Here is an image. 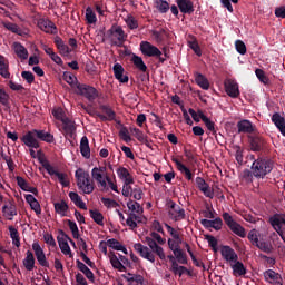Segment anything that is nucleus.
I'll list each match as a JSON object with an SVG mask.
<instances>
[{
	"label": "nucleus",
	"instance_id": "f257e3e1",
	"mask_svg": "<svg viewBox=\"0 0 285 285\" xmlns=\"http://www.w3.org/2000/svg\"><path fill=\"white\" fill-rule=\"evenodd\" d=\"M146 244L149 246H144L141 243L134 244V250L142 257V259H147L151 264H155V255L159 257V259H166V253H164V247L159 246L155 239L150 236L145 237Z\"/></svg>",
	"mask_w": 285,
	"mask_h": 285
},
{
	"label": "nucleus",
	"instance_id": "f03ea898",
	"mask_svg": "<svg viewBox=\"0 0 285 285\" xmlns=\"http://www.w3.org/2000/svg\"><path fill=\"white\" fill-rule=\"evenodd\" d=\"M22 144L28 148H40L39 141H46V144H55V136L46 130L32 129L27 131L21 138Z\"/></svg>",
	"mask_w": 285,
	"mask_h": 285
},
{
	"label": "nucleus",
	"instance_id": "7ed1b4c3",
	"mask_svg": "<svg viewBox=\"0 0 285 285\" xmlns=\"http://www.w3.org/2000/svg\"><path fill=\"white\" fill-rule=\"evenodd\" d=\"M273 168H275L273 159L264 156H258L250 166V170H253V175L256 179H264L266 175L273 173Z\"/></svg>",
	"mask_w": 285,
	"mask_h": 285
},
{
	"label": "nucleus",
	"instance_id": "20e7f679",
	"mask_svg": "<svg viewBox=\"0 0 285 285\" xmlns=\"http://www.w3.org/2000/svg\"><path fill=\"white\" fill-rule=\"evenodd\" d=\"M77 186L83 195H92L95 193V181L90 179V174L83 168H78L75 173Z\"/></svg>",
	"mask_w": 285,
	"mask_h": 285
},
{
	"label": "nucleus",
	"instance_id": "39448f33",
	"mask_svg": "<svg viewBox=\"0 0 285 285\" xmlns=\"http://www.w3.org/2000/svg\"><path fill=\"white\" fill-rule=\"evenodd\" d=\"M223 220L225 222L226 226L234 233V235H237L238 237H246V229L239 225L235 219H233V216L228 214L227 212L223 213L222 215Z\"/></svg>",
	"mask_w": 285,
	"mask_h": 285
},
{
	"label": "nucleus",
	"instance_id": "423d86ee",
	"mask_svg": "<svg viewBox=\"0 0 285 285\" xmlns=\"http://www.w3.org/2000/svg\"><path fill=\"white\" fill-rule=\"evenodd\" d=\"M76 92L77 95H80V97H85L89 101H95V99L99 97V91L97 90V88L80 82H77L76 85Z\"/></svg>",
	"mask_w": 285,
	"mask_h": 285
},
{
	"label": "nucleus",
	"instance_id": "0eeeda50",
	"mask_svg": "<svg viewBox=\"0 0 285 285\" xmlns=\"http://www.w3.org/2000/svg\"><path fill=\"white\" fill-rule=\"evenodd\" d=\"M109 37H115V40L112 41L114 46H117L118 48H121L124 43L126 42V39H128V35H126V31H124V28L121 26L112 24L111 28L107 31Z\"/></svg>",
	"mask_w": 285,
	"mask_h": 285
},
{
	"label": "nucleus",
	"instance_id": "6e6552de",
	"mask_svg": "<svg viewBox=\"0 0 285 285\" xmlns=\"http://www.w3.org/2000/svg\"><path fill=\"white\" fill-rule=\"evenodd\" d=\"M248 141L252 153H266L268 150V142L259 135L249 136Z\"/></svg>",
	"mask_w": 285,
	"mask_h": 285
},
{
	"label": "nucleus",
	"instance_id": "1a4fd4ad",
	"mask_svg": "<svg viewBox=\"0 0 285 285\" xmlns=\"http://www.w3.org/2000/svg\"><path fill=\"white\" fill-rule=\"evenodd\" d=\"M32 250L40 266H42L43 268H50V263L46 258V253H43V248H41V245H39V242H35L32 244Z\"/></svg>",
	"mask_w": 285,
	"mask_h": 285
},
{
	"label": "nucleus",
	"instance_id": "9d476101",
	"mask_svg": "<svg viewBox=\"0 0 285 285\" xmlns=\"http://www.w3.org/2000/svg\"><path fill=\"white\" fill-rule=\"evenodd\" d=\"M140 52L145 57H161V50L148 41L140 42Z\"/></svg>",
	"mask_w": 285,
	"mask_h": 285
},
{
	"label": "nucleus",
	"instance_id": "9b49d317",
	"mask_svg": "<svg viewBox=\"0 0 285 285\" xmlns=\"http://www.w3.org/2000/svg\"><path fill=\"white\" fill-rule=\"evenodd\" d=\"M169 208H171L173 212H169V216L174 222H181L183 219H186V209L181 208V206L177 205V203L170 200L169 202Z\"/></svg>",
	"mask_w": 285,
	"mask_h": 285
},
{
	"label": "nucleus",
	"instance_id": "f8f14e48",
	"mask_svg": "<svg viewBox=\"0 0 285 285\" xmlns=\"http://www.w3.org/2000/svg\"><path fill=\"white\" fill-rule=\"evenodd\" d=\"M225 92H227L228 97L233 99H237L239 97V85L237 81L233 79H226L224 81Z\"/></svg>",
	"mask_w": 285,
	"mask_h": 285
},
{
	"label": "nucleus",
	"instance_id": "ddd939ff",
	"mask_svg": "<svg viewBox=\"0 0 285 285\" xmlns=\"http://www.w3.org/2000/svg\"><path fill=\"white\" fill-rule=\"evenodd\" d=\"M99 110L105 114H98V119L101 121H115L117 119V114L109 105H100Z\"/></svg>",
	"mask_w": 285,
	"mask_h": 285
},
{
	"label": "nucleus",
	"instance_id": "4468645a",
	"mask_svg": "<svg viewBox=\"0 0 285 285\" xmlns=\"http://www.w3.org/2000/svg\"><path fill=\"white\" fill-rule=\"evenodd\" d=\"M196 186L198 190H200L202 194L205 195V197H208L209 199H213L215 197V191L210 189V185L206 183V180L202 177H196Z\"/></svg>",
	"mask_w": 285,
	"mask_h": 285
},
{
	"label": "nucleus",
	"instance_id": "2eb2a0df",
	"mask_svg": "<svg viewBox=\"0 0 285 285\" xmlns=\"http://www.w3.org/2000/svg\"><path fill=\"white\" fill-rule=\"evenodd\" d=\"M238 135H253L255 132V125L248 119H243L237 122Z\"/></svg>",
	"mask_w": 285,
	"mask_h": 285
},
{
	"label": "nucleus",
	"instance_id": "dca6fc26",
	"mask_svg": "<svg viewBox=\"0 0 285 285\" xmlns=\"http://www.w3.org/2000/svg\"><path fill=\"white\" fill-rule=\"evenodd\" d=\"M62 130L65 137H69V139H72V137H75V132H77L75 121H72V119L70 118L62 120Z\"/></svg>",
	"mask_w": 285,
	"mask_h": 285
},
{
	"label": "nucleus",
	"instance_id": "f3484780",
	"mask_svg": "<svg viewBox=\"0 0 285 285\" xmlns=\"http://www.w3.org/2000/svg\"><path fill=\"white\" fill-rule=\"evenodd\" d=\"M220 255L225 259V262H237L239 259V255L230 246H223L220 248Z\"/></svg>",
	"mask_w": 285,
	"mask_h": 285
},
{
	"label": "nucleus",
	"instance_id": "a211bd4d",
	"mask_svg": "<svg viewBox=\"0 0 285 285\" xmlns=\"http://www.w3.org/2000/svg\"><path fill=\"white\" fill-rule=\"evenodd\" d=\"M177 7L183 14H193L195 4L190 0H176Z\"/></svg>",
	"mask_w": 285,
	"mask_h": 285
},
{
	"label": "nucleus",
	"instance_id": "6ab92c4d",
	"mask_svg": "<svg viewBox=\"0 0 285 285\" xmlns=\"http://www.w3.org/2000/svg\"><path fill=\"white\" fill-rule=\"evenodd\" d=\"M230 268L233 269V275L235 277H244L248 271L242 261L236 259L233 264H230Z\"/></svg>",
	"mask_w": 285,
	"mask_h": 285
},
{
	"label": "nucleus",
	"instance_id": "aec40b11",
	"mask_svg": "<svg viewBox=\"0 0 285 285\" xmlns=\"http://www.w3.org/2000/svg\"><path fill=\"white\" fill-rule=\"evenodd\" d=\"M38 27L40 30H43V32H47V35H57V26L50 20L38 21Z\"/></svg>",
	"mask_w": 285,
	"mask_h": 285
},
{
	"label": "nucleus",
	"instance_id": "412c9836",
	"mask_svg": "<svg viewBox=\"0 0 285 285\" xmlns=\"http://www.w3.org/2000/svg\"><path fill=\"white\" fill-rule=\"evenodd\" d=\"M16 180L19 188H21V190H24V193H32V195H36V196L39 195V189H37V187L30 186L28 181L23 179V177L17 176Z\"/></svg>",
	"mask_w": 285,
	"mask_h": 285
},
{
	"label": "nucleus",
	"instance_id": "4be33fe9",
	"mask_svg": "<svg viewBox=\"0 0 285 285\" xmlns=\"http://www.w3.org/2000/svg\"><path fill=\"white\" fill-rule=\"evenodd\" d=\"M125 69L121 63H115L114 65V77L117 79L120 83H128L129 78L128 76H124Z\"/></svg>",
	"mask_w": 285,
	"mask_h": 285
},
{
	"label": "nucleus",
	"instance_id": "5701e85b",
	"mask_svg": "<svg viewBox=\"0 0 285 285\" xmlns=\"http://www.w3.org/2000/svg\"><path fill=\"white\" fill-rule=\"evenodd\" d=\"M272 121L274 122L276 128L279 130L281 135H283V137H285V119H284V117H282V115H279V112H275L272 116Z\"/></svg>",
	"mask_w": 285,
	"mask_h": 285
},
{
	"label": "nucleus",
	"instance_id": "b1692460",
	"mask_svg": "<svg viewBox=\"0 0 285 285\" xmlns=\"http://www.w3.org/2000/svg\"><path fill=\"white\" fill-rule=\"evenodd\" d=\"M76 265H77V268L85 274V276L87 277V279H89V282L95 283V273H92V271L86 264L77 259Z\"/></svg>",
	"mask_w": 285,
	"mask_h": 285
},
{
	"label": "nucleus",
	"instance_id": "393cba45",
	"mask_svg": "<svg viewBox=\"0 0 285 285\" xmlns=\"http://www.w3.org/2000/svg\"><path fill=\"white\" fill-rule=\"evenodd\" d=\"M69 199L77 206V208H81V210H88V207L86 206V203L83 199H81V196L77 194L76 191L69 193Z\"/></svg>",
	"mask_w": 285,
	"mask_h": 285
},
{
	"label": "nucleus",
	"instance_id": "a878e982",
	"mask_svg": "<svg viewBox=\"0 0 285 285\" xmlns=\"http://www.w3.org/2000/svg\"><path fill=\"white\" fill-rule=\"evenodd\" d=\"M10 63L6 59V57L0 55V75L3 79H10Z\"/></svg>",
	"mask_w": 285,
	"mask_h": 285
},
{
	"label": "nucleus",
	"instance_id": "bb28decb",
	"mask_svg": "<svg viewBox=\"0 0 285 285\" xmlns=\"http://www.w3.org/2000/svg\"><path fill=\"white\" fill-rule=\"evenodd\" d=\"M80 153L85 159H90V141L83 136L80 140Z\"/></svg>",
	"mask_w": 285,
	"mask_h": 285
},
{
	"label": "nucleus",
	"instance_id": "cd10ccee",
	"mask_svg": "<svg viewBox=\"0 0 285 285\" xmlns=\"http://www.w3.org/2000/svg\"><path fill=\"white\" fill-rule=\"evenodd\" d=\"M53 208L60 217H66L68 210H70V206H68V203L66 200H61L59 203L53 204Z\"/></svg>",
	"mask_w": 285,
	"mask_h": 285
},
{
	"label": "nucleus",
	"instance_id": "c85d7f7f",
	"mask_svg": "<svg viewBox=\"0 0 285 285\" xmlns=\"http://www.w3.org/2000/svg\"><path fill=\"white\" fill-rule=\"evenodd\" d=\"M48 175H50L51 177H52V175H55L58 178L61 186H63V188H68V186H70V181L66 180L68 175L65 173H59V171L55 170V167L49 171Z\"/></svg>",
	"mask_w": 285,
	"mask_h": 285
},
{
	"label": "nucleus",
	"instance_id": "c756f323",
	"mask_svg": "<svg viewBox=\"0 0 285 285\" xmlns=\"http://www.w3.org/2000/svg\"><path fill=\"white\" fill-rule=\"evenodd\" d=\"M23 266L26 268V271H35V254H32V252L27 250L26 253V257L22 261Z\"/></svg>",
	"mask_w": 285,
	"mask_h": 285
},
{
	"label": "nucleus",
	"instance_id": "7c9ffc66",
	"mask_svg": "<svg viewBox=\"0 0 285 285\" xmlns=\"http://www.w3.org/2000/svg\"><path fill=\"white\" fill-rule=\"evenodd\" d=\"M13 50L19 59H28V49L21 42H13Z\"/></svg>",
	"mask_w": 285,
	"mask_h": 285
},
{
	"label": "nucleus",
	"instance_id": "2f4dec72",
	"mask_svg": "<svg viewBox=\"0 0 285 285\" xmlns=\"http://www.w3.org/2000/svg\"><path fill=\"white\" fill-rule=\"evenodd\" d=\"M195 81L197 86H199V88H202L203 90H208V88H210V82L208 81V78L202 73H196Z\"/></svg>",
	"mask_w": 285,
	"mask_h": 285
},
{
	"label": "nucleus",
	"instance_id": "473e14b6",
	"mask_svg": "<svg viewBox=\"0 0 285 285\" xmlns=\"http://www.w3.org/2000/svg\"><path fill=\"white\" fill-rule=\"evenodd\" d=\"M131 61L134 66H136V68L140 70V72H146L148 70V67L146 66V62H144V59L141 57L134 55Z\"/></svg>",
	"mask_w": 285,
	"mask_h": 285
},
{
	"label": "nucleus",
	"instance_id": "72a5a7b5",
	"mask_svg": "<svg viewBox=\"0 0 285 285\" xmlns=\"http://www.w3.org/2000/svg\"><path fill=\"white\" fill-rule=\"evenodd\" d=\"M8 230L10 233V237L12 239L13 246L19 248V246H21V238L19 237V230H17L14 226H9Z\"/></svg>",
	"mask_w": 285,
	"mask_h": 285
},
{
	"label": "nucleus",
	"instance_id": "f704fd0d",
	"mask_svg": "<svg viewBox=\"0 0 285 285\" xmlns=\"http://www.w3.org/2000/svg\"><path fill=\"white\" fill-rule=\"evenodd\" d=\"M4 28L9 30L10 32H13V35H19V37L26 36V31L23 29H20L17 23L12 22H4L3 23Z\"/></svg>",
	"mask_w": 285,
	"mask_h": 285
},
{
	"label": "nucleus",
	"instance_id": "c9c22d12",
	"mask_svg": "<svg viewBox=\"0 0 285 285\" xmlns=\"http://www.w3.org/2000/svg\"><path fill=\"white\" fill-rule=\"evenodd\" d=\"M127 208L131 210V213H137V215H141V213H144L141 204H139L137 200L129 199L127 202Z\"/></svg>",
	"mask_w": 285,
	"mask_h": 285
},
{
	"label": "nucleus",
	"instance_id": "e433bc0d",
	"mask_svg": "<svg viewBox=\"0 0 285 285\" xmlns=\"http://www.w3.org/2000/svg\"><path fill=\"white\" fill-rule=\"evenodd\" d=\"M264 277H265L266 282H268V279H271L272 282H275L276 284H279V281L282 279V275H279V273H276L273 269H267L264 273Z\"/></svg>",
	"mask_w": 285,
	"mask_h": 285
},
{
	"label": "nucleus",
	"instance_id": "4c0bfd02",
	"mask_svg": "<svg viewBox=\"0 0 285 285\" xmlns=\"http://www.w3.org/2000/svg\"><path fill=\"white\" fill-rule=\"evenodd\" d=\"M173 254L176 257V262H178V264H188V256L186 255V253H184L181 247L178 249H174Z\"/></svg>",
	"mask_w": 285,
	"mask_h": 285
},
{
	"label": "nucleus",
	"instance_id": "58836bf2",
	"mask_svg": "<svg viewBox=\"0 0 285 285\" xmlns=\"http://www.w3.org/2000/svg\"><path fill=\"white\" fill-rule=\"evenodd\" d=\"M2 213L4 217H8L9 222H12V217L17 216V207H14V205H4L2 207Z\"/></svg>",
	"mask_w": 285,
	"mask_h": 285
},
{
	"label": "nucleus",
	"instance_id": "ea45409f",
	"mask_svg": "<svg viewBox=\"0 0 285 285\" xmlns=\"http://www.w3.org/2000/svg\"><path fill=\"white\" fill-rule=\"evenodd\" d=\"M0 104L4 106V111L10 110V95H8L3 89H0Z\"/></svg>",
	"mask_w": 285,
	"mask_h": 285
},
{
	"label": "nucleus",
	"instance_id": "a19ab883",
	"mask_svg": "<svg viewBox=\"0 0 285 285\" xmlns=\"http://www.w3.org/2000/svg\"><path fill=\"white\" fill-rule=\"evenodd\" d=\"M254 246H256V248H258V250H262L263 253H266L267 255H271V253H273V245H271V243H268V242L259 240Z\"/></svg>",
	"mask_w": 285,
	"mask_h": 285
},
{
	"label": "nucleus",
	"instance_id": "79ce46f5",
	"mask_svg": "<svg viewBox=\"0 0 285 285\" xmlns=\"http://www.w3.org/2000/svg\"><path fill=\"white\" fill-rule=\"evenodd\" d=\"M89 215L91 219H94V222L98 224V226H104V214H101L97 209H90Z\"/></svg>",
	"mask_w": 285,
	"mask_h": 285
},
{
	"label": "nucleus",
	"instance_id": "37998d69",
	"mask_svg": "<svg viewBox=\"0 0 285 285\" xmlns=\"http://www.w3.org/2000/svg\"><path fill=\"white\" fill-rule=\"evenodd\" d=\"M151 35L154 39L157 41V43H161L164 42V37H168V31H166V29L164 28H160L158 31L153 30Z\"/></svg>",
	"mask_w": 285,
	"mask_h": 285
},
{
	"label": "nucleus",
	"instance_id": "c03bdc74",
	"mask_svg": "<svg viewBox=\"0 0 285 285\" xmlns=\"http://www.w3.org/2000/svg\"><path fill=\"white\" fill-rule=\"evenodd\" d=\"M156 9L158 10V12H160V14H166V12L170 10V4L165 0H157Z\"/></svg>",
	"mask_w": 285,
	"mask_h": 285
},
{
	"label": "nucleus",
	"instance_id": "a18cd8bd",
	"mask_svg": "<svg viewBox=\"0 0 285 285\" xmlns=\"http://www.w3.org/2000/svg\"><path fill=\"white\" fill-rule=\"evenodd\" d=\"M38 155V160L39 164H41V166L45 168V170H47V173H49L50 170H52L55 167H52V165H50V161H48V159H46L43 156H41V150H39L37 153Z\"/></svg>",
	"mask_w": 285,
	"mask_h": 285
},
{
	"label": "nucleus",
	"instance_id": "49530a36",
	"mask_svg": "<svg viewBox=\"0 0 285 285\" xmlns=\"http://www.w3.org/2000/svg\"><path fill=\"white\" fill-rule=\"evenodd\" d=\"M129 197H132L134 199H136V202H141V199L144 198V190H141V187L136 186L134 187V189H131Z\"/></svg>",
	"mask_w": 285,
	"mask_h": 285
},
{
	"label": "nucleus",
	"instance_id": "de8ad7c7",
	"mask_svg": "<svg viewBox=\"0 0 285 285\" xmlns=\"http://www.w3.org/2000/svg\"><path fill=\"white\" fill-rule=\"evenodd\" d=\"M125 23H127L129 30H137V28H139V22L132 16H127Z\"/></svg>",
	"mask_w": 285,
	"mask_h": 285
},
{
	"label": "nucleus",
	"instance_id": "09e8293b",
	"mask_svg": "<svg viewBox=\"0 0 285 285\" xmlns=\"http://www.w3.org/2000/svg\"><path fill=\"white\" fill-rule=\"evenodd\" d=\"M254 177L255 174H253V169H244L242 173V179L243 181H246V184H253Z\"/></svg>",
	"mask_w": 285,
	"mask_h": 285
},
{
	"label": "nucleus",
	"instance_id": "8fccbe9b",
	"mask_svg": "<svg viewBox=\"0 0 285 285\" xmlns=\"http://www.w3.org/2000/svg\"><path fill=\"white\" fill-rule=\"evenodd\" d=\"M247 238L250 240L253 246H256V244L259 242V232H257V229L249 230Z\"/></svg>",
	"mask_w": 285,
	"mask_h": 285
},
{
	"label": "nucleus",
	"instance_id": "3c124183",
	"mask_svg": "<svg viewBox=\"0 0 285 285\" xmlns=\"http://www.w3.org/2000/svg\"><path fill=\"white\" fill-rule=\"evenodd\" d=\"M170 271L174 275L181 277V275L186 274V266H181L179 263H174V267H170Z\"/></svg>",
	"mask_w": 285,
	"mask_h": 285
},
{
	"label": "nucleus",
	"instance_id": "603ef678",
	"mask_svg": "<svg viewBox=\"0 0 285 285\" xmlns=\"http://www.w3.org/2000/svg\"><path fill=\"white\" fill-rule=\"evenodd\" d=\"M86 20L90 24L97 23V14H95V11L90 7L86 9Z\"/></svg>",
	"mask_w": 285,
	"mask_h": 285
},
{
	"label": "nucleus",
	"instance_id": "864d4df0",
	"mask_svg": "<svg viewBox=\"0 0 285 285\" xmlns=\"http://www.w3.org/2000/svg\"><path fill=\"white\" fill-rule=\"evenodd\" d=\"M119 137L122 139V141H126V144H130V141H132V138L130 137V132L128 131L127 127H122L120 129Z\"/></svg>",
	"mask_w": 285,
	"mask_h": 285
},
{
	"label": "nucleus",
	"instance_id": "5fc2aeb1",
	"mask_svg": "<svg viewBox=\"0 0 285 285\" xmlns=\"http://www.w3.org/2000/svg\"><path fill=\"white\" fill-rule=\"evenodd\" d=\"M59 235L57 237L58 245L61 246V244H68L70 236L63 232V229L58 230Z\"/></svg>",
	"mask_w": 285,
	"mask_h": 285
},
{
	"label": "nucleus",
	"instance_id": "6e6d98bb",
	"mask_svg": "<svg viewBox=\"0 0 285 285\" xmlns=\"http://www.w3.org/2000/svg\"><path fill=\"white\" fill-rule=\"evenodd\" d=\"M101 203L104 204V206H106V208H118L119 206V203H117V200L106 197L101 198Z\"/></svg>",
	"mask_w": 285,
	"mask_h": 285
},
{
	"label": "nucleus",
	"instance_id": "4d7b16f0",
	"mask_svg": "<svg viewBox=\"0 0 285 285\" xmlns=\"http://www.w3.org/2000/svg\"><path fill=\"white\" fill-rule=\"evenodd\" d=\"M188 46L190 49H193V51L195 52V55H197V57H202V47H199V42H197V39L189 41Z\"/></svg>",
	"mask_w": 285,
	"mask_h": 285
},
{
	"label": "nucleus",
	"instance_id": "13d9d810",
	"mask_svg": "<svg viewBox=\"0 0 285 285\" xmlns=\"http://www.w3.org/2000/svg\"><path fill=\"white\" fill-rule=\"evenodd\" d=\"M179 173H181V175H184L185 179H187V181H193V177H195V175L193 174V171H190V169L185 165L181 167V169H178Z\"/></svg>",
	"mask_w": 285,
	"mask_h": 285
},
{
	"label": "nucleus",
	"instance_id": "bf43d9fd",
	"mask_svg": "<svg viewBox=\"0 0 285 285\" xmlns=\"http://www.w3.org/2000/svg\"><path fill=\"white\" fill-rule=\"evenodd\" d=\"M205 239L208 242L210 248H213L214 253H217V238L213 235H205Z\"/></svg>",
	"mask_w": 285,
	"mask_h": 285
},
{
	"label": "nucleus",
	"instance_id": "052dcab7",
	"mask_svg": "<svg viewBox=\"0 0 285 285\" xmlns=\"http://www.w3.org/2000/svg\"><path fill=\"white\" fill-rule=\"evenodd\" d=\"M121 277H124V279H126L127 282H136V284L144 285V276L141 275H134L130 278H128V276L122 274Z\"/></svg>",
	"mask_w": 285,
	"mask_h": 285
},
{
	"label": "nucleus",
	"instance_id": "680f3d73",
	"mask_svg": "<svg viewBox=\"0 0 285 285\" xmlns=\"http://www.w3.org/2000/svg\"><path fill=\"white\" fill-rule=\"evenodd\" d=\"M150 238L154 239V242H156V244H159L160 246H164V244H166V238H163L161 235H159L156 232L150 233Z\"/></svg>",
	"mask_w": 285,
	"mask_h": 285
},
{
	"label": "nucleus",
	"instance_id": "e2e57ef3",
	"mask_svg": "<svg viewBox=\"0 0 285 285\" xmlns=\"http://www.w3.org/2000/svg\"><path fill=\"white\" fill-rule=\"evenodd\" d=\"M235 48H236V51H237L239 55H245V53H246V43H244V41H242V40H236V41H235Z\"/></svg>",
	"mask_w": 285,
	"mask_h": 285
},
{
	"label": "nucleus",
	"instance_id": "0e129e2a",
	"mask_svg": "<svg viewBox=\"0 0 285 285\" xmlns=\"http://www.w3.org/2000/svg\"><path fill=\"white\" fill-rule=\"evenodd\" d=\"M107 244L109 248H112L114 250H120L121 249V243L115 238H110L107 240Z\"/></svg>",
	"mask_w": 285,
	"mask_h": 285
},
{
	"label": "nucleus",
	"instance_id": "69168bd1",
	"mask_svg": "<svg viewBox=\"0 0 285 285\" xmlns=\"http://www.w3.org/2000/svg\"><path fill=\"white\" fill-rule=\"evenodd\" d=\"M22 79H26L27 83H35V73L32 71H22Z\"/></svg>",
	"mask_w": 285,
	"mask_h": 285
},
{
	"label": "nucleus",
	"instance_id": "338daca9",
	"mask_svg": "<svg viewBox=\"0 0 285 285\" xmlns=\"http://www.w3.org/2000/svg\"><path fill=\"white\" fill-rule=\"evenodd\" d=\"M223 226H224V220H222L220 217H217L212 220V228H214V230H222Z\"/></svg>",
	"mask_w": 285,
	"mask_h": 285
},
{
	"label": "nucleus",
	"instance_id": "774afa93",
	"mask_svg": "<svg viewBox=\"0 0 285 285\" xmlns=\"http://www.w3.org/2000/svg\"><path fill=\"white\" fill-rule=\"evenodd\" d=\"M117 175H118L119 179L124 180L130 176V171L126 167H119L117 169Z\"/></svg>",
	"mask_w": 285,
	"mask_h": 285
}]
</instances>
